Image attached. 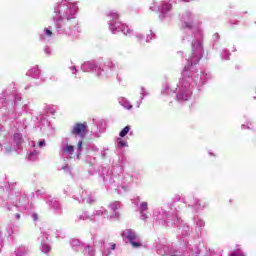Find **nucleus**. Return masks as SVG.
<instances>
[{
  "label": "nucleus",
  "mask_w": 256,
  "mask_h": 256,
  "mask_svg": "<svg viewBox=\"0 0 256 256\" xmlns=\"http://www.w3.org/2000/svg\"><path fill=\"white\" fill-rule=\"evenodd\" d=\"M115 216H116V217H119V213L116 212V213H115Z\"/></svg>",
  "instance_id": "obj_18"
},
{
  "label": "nucleus",
  "mask_w": 256,
  "mask_h": 256,
  "mask_svg": "<svg viewBox=\"0 0 256 256\" xmlns=\"http://www.w3.org/2000/svg\"><path fill=\"white\" fill-rule=\"evenodd\" d=\"M184 3H191L192 0H182Z\"/></svg>",
  "instance_id": "obj_17"
},
{
  "label": "nucleus",
  "mask_w": 256,
  "mask_h": 256,
  "mask_svg": "<svg viewBox=\"0 0 256 256\" xmlns=\"http://www.w3.org/2000/svg\"><path fill=\"white\" fill-rule=\"evenodd\" d=\"M67 21H68V29H71V23L73 21H75V17L74 16H71V17H67Z\"/></svg>",
  "instance_id": "obj_8"
},
{
  "label": "nucleus",
  "mask_w": 256,
  "mask_h": 256,
  "mask_svg": "<svg viewBox=\"0 0 256 256\" xmlns=\"http://www.w3.org/2000/svg\"><path fill=\"white\" fill-rule=\"evenodd\" d=\"M65 153H68L69 155H73V152L75 151V147L73 145H67L64 148Z\"/></svg>",
  "instance_id": "obj_5"
},
{
  "label": "nucleus",
  "mask_w": 256,
  "mask_h": 256,
  "mask_svg": "<svg viewBox=\"0 0 256 256\" xmlns=\"http://www.w3.org/2000/svg\"><path fill=\"white\" fill-rule=\"evenodd\" d=\"M112 209H113L114 212H116L117 209H119V207H118L117 205H113V206H112Z\"/></svg>",
  "instance_id": "obj_14"
},
{
  "label": "nucleus",
  "mask_w": 256,
  "mask_h": 256,
  "mask_svg": "<svg viewBox=\"0 0 256 256\" xmlns=\"http://www.w3.org/2000/svg\"><path fill=\"white\" fill-rule=\"evenodd\" d=\"M129 131H131V127H130V126L124 127V128L120 131V133H119L120 137H125V136L127 135V133H129Z\"/></svg>",
  "instance_id": "obj_4"
},
{
  "label": "nucleus",
  "mask_w": 256,
  "mask_h": 256,
  "mask_svg": "<svg viewBox=\"0 0 256 256\" xmlns=\"http://www.w3.org/2000/svg\"><path fill=\"white\" fill-rule=\"evenodd\" d=\"M78 151H81L83 149V141H79L77 145Z\"/></svg>",
  "instance_id": "obj_11"
},
{
  "label": "nucleus",
  "mask_w": 256,
  "mask_h": 256,
  "mask_svg": "<svg viewBox=\"0 0 256 256\" xmlns=\"http://www.w3.org/2000/svg\"><path fill=\"white\" fill-rule=\"evenodd\" d=\"M88 127L87 122H78L72 127L71 135H74V137H81V139H83L87 133Z\"/></svg>",
  "instance_id": "obj_1"
},
{
  "label": "nucleus",
  "mask_w": 256,
  "mask_h": 256,
  "mask_svg": "<svg viewBox=\"0 0 256 256\" xmlns=\"http://www.w3.org/2000/svg\"><path fill=\"white\" fill-rule=\"evenodd\" d=\"M44 33L47 35V37H51V35H53V32L49 29H44Z\"/></svg>",
  "instance_id": "obj_10"
},
{
  "label": "nucleus",
  "mask_w": 256,
  "mask_h": 256,
  "mask_svg": "<svg viewBox=\"0 0 256 256\" xmlns=\"http://www.w3.org/2000/svg\"><path fill=\"white\" fill-rule=\"evenodd\" d=\"M38 147H45V140L39 141Z\"/></svg>",
  "instance_id": "obj_12"
},
{
  "label": "nucleus",
  "mask_w": 256,
  "mask_h": 256,
  "mask_svg": "<svg viewBox=\"0 0 256 256\" xmlns=\"http://www.w3.org/2000/svg\"><path fill=\"white\" fill-rule=\"evenodd\" d=\"M126 239H128L129 243L134 249H139V247H143V244L141 243V241H139V235L131 230L126 233Z\"/></svg>",
  "instance_id": "obj_2"
},
{
  "label": "nucleus",
  "mask_w": 256,
  "mask_h": 256,
  "mask_svg": "<svg viewBox=\"0 0 256 256\" xmlns=\"http://www.w3.org/2000/svg\"><path fill=\"white\" fill-rule=\"evenodd\" d=\"M185 101H187V98H184Z\"/></svg>",
  "instance_id": "obj_21"
},
{
  "label": "nucleus",
  "mask_w": 256,
  "mask_h": 256,
  "mask_svg": "<svg viewBox=\"0 0 256 256\" xmlns=\"http://www.w3.org/2000/svg\"><path fill=\"white\" fill-rule=\"evenodd\" d=\"M177 99H179V100L183 99V94H179V95L177 96Z\"/></svg>",
  "instance_id": "obj_15"
},
{
  "label": "nucleus",
  "mask_w": 256,
  "mask_h": 256,
  "mask_svg": "<svg viewBox=\"0 0 256 256\" xmlns=\"http://www.w3.org/2000/svg\"><path fill=\"white\" fill-rule=\"evenodd\" d=\"M147 209H149L147 202H143L140 205V213L143 217V219H147L149 216L147 215V213H145L147 211Z\"/></svg>",
  "instance_id": "obj_3"
},
{
  "label": "nucleus",
  "mask_w": 256,
  "mask_h": 256,
  "mask_svg": "<svg viewBox=\"0 0 256 256\" xmlns=\"http://www.w3.org/2000/svg\"><path fill=\"white\" fill-rule=\"evenodd\" d=\"M16 217L19 219V217H21L19 214H16Z\"/></svg>",
  "instance_id": "obj_19"
},
{
  "label": "nucleus",
  "mask_w": 256,
  "mask_h": 256,
  "mask_svg": "<svg viewBox=\"0 0 256 256\" xmlns=\"http://www.w3.org/2000/svg\"><path fill=\"white\" fill-rule=\"evenodd\" d=\"M31 157H33V154H30L29 159H31Z\"/></svg>",
  "instance_id": "obj_20"
},
{
  "label": "nucleus",
  "mask_w": 256,
  "mask_h": 256,
  "mask_svg": "<svg viewBox=\"0 0 256 256\" xmlns=\"http://www.w3.org/2000/svg\"><path fill=\"white\" fill-rule=\"evenodd\" d=\"M113 19H116V20L119 19V14L114 13V14H113Z\"/></svg>",
  "instance_id": "obj_13"
},
{
  "label": "nucleus",
  "mask_w": 256,
  "mask_h": 256,
  "mask_svg": "<svg viewBox=\"0 0 256 256\" xmlns=\"http://www.w3.org/2000/svg\"><path fill=\"white\" fill-rule=\"evenodd\" d=\"M230 256H245V254H243V252L240 249H236L230 254Z\"/></svg>",
  "instance_id": "obj_6"
},
{
  "label": "nucleus",
  "mask_w": 256,
  "mask_h": 256,
  "mask_svg": "<svg viewBox=\"0 0 256 256\" xmlns=\"http://www.w3.org/2000/svg\"><path fill=\"white\" fill-rule=\"evenodd\" d=\"M115 248H116V245H115V244H112V245H111L112 251H115Z\"/></svg>",
  "instance_id": "obj_16"
},
{
  "label": "nucleus",
  "mask_w": 256,
  "mask_h": 256,
  "mask_svg": "<svg viewBox=\"0 0 256 256\" xmlns=\"http://www.w3.org/2000/svg\"><path fill=\"white\" fill-rule=\"evenodd\" d=\"M118 147H127V142L121 138H118Z\"/></svg>",
  "instance_id": "obj_7"
},
{
  "label": "nucleus",
  "mask_w": 256,
  "mask_h": 256,
  "mask_svg": "<svg viewBox=\"0 0 256 256\" xmlns=\"http://www.w3.org/2000/svg\"><path fill=\"white\" fill-rule=\"evenodd\" d=\"M184 27L187 29H193V22H184Z\"/></svg>",
  "instance_id": "obj_9"
}]
</instances>
